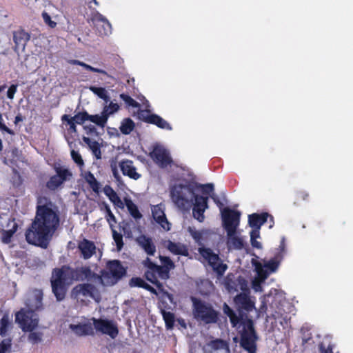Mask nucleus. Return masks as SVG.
<instances>
[{
	"instance_id": "nucleus-5",
	"label": "nucleus",
	"mask_w": 353,
	"mask_h": 353,
	"mask_svg": "<svg viewBox=\"0 0 353 353\" xmlns=\"http://www.w3.org/2000/svg\"><path fill=\"white\" fill-rule=\"evenodd\" d=\"M194 317L205 324L216 323L219 319V312L213 306L201 299L191 296Z\"/></svg>"
},
{
	"instance_id": "nucleus-49",
	"label": "nucleus",
	"mask_w": 353,
	"mask_h": 353,
	"mask_svg": "<svg viewBox=\"0 0 353 353\" xmlns=\"http://www.w3.org/2000/svg\"><path fill=\"white\" fill-rule=\"evenodd\" d=\"M17 87H18L17 84H12L9 87L8 92H7V97L8 99H14V96L17 91Z\"/></svg>"
},
{
	"instance_id": "nucleus-59",
	"label": "nucleus",
	"mask_w": 353,
	"mask_h": 353,
	"mask_svg": "<svg viewBox=\"0 0 353 353\" xmlns=\"http://www.w3.org/2000/svg\"><path fill=\"white\" fill-rule=\"evenodd\" d=\"M89 71H91V72H97V73H100V74L108 76V72L105 70H102V69H99V68H94L92 66H90V68L89 69Z\"/></svg>"
},
{
	"instance_id": "nucleus-55",
	"label": "nucleus",
	"mask_w": 353,
	"mask_h": 353,
	"mask_svg": "<svg viewBox=\"0 0 353 353\" xmlns=\"http://www.w3.org/2000/svg\"><path fill=\"white\" fill-rule=\"evenodd\" d=\"M89 185L92 188L93 192H94L96 193L99 192L101 184L97 179L93 181L90 184H89Z\"/></svg>"
},
{
	"instance_id": "nucleus-52",
	"label": "nucleus",
	"mask_w": 353,
	"mask_h": 353,
	"mask_svg": "<svg viewBox=\"0 0 353 353\" xmlns=\"http://www.w3.org/2000/svg\"><path fill=\"white\" fill-rule=\"evenodd\" d=\"M192 237L196 241L199 242L202 239V234L200 231L190 230Z\"/></svg>"
},
{
	"instance_id": "nucleus-61",
	"label": "nucleus",
	"mask_w": 353,
	"mask_h": 353,
	"mask_svg": "<svg viewBox=\"0 0 353 353\" xmlns=\"http://www.w3.org/2000/svg\"><path fill=\"white\" fill-rule=\"evenodd\" d=\"M85 180L88 184H90L93 181L96 180V178L92 173L89 172L85 176Z\"/></svg>"
},
{
	"instance_id": "nucleus-35",
	"label": "nucleus",
	"mask_w": 353,
	"mask_h": 353,
	"mask_svg": "<svg viewBox=\"0 0 353 353\" xmlns=\"http://www.w3.org/2000/svg\"><path fill=\"white\" fill-rule=\"evenodd\" d=\"M74 123L79 125H83L86 121H88V113L86 111L79 112L74 117H70Z\"/></svg>"
},
{
	"instance_id": "nucleus-57",
	"label": "nucleus",
	"mask_w": 353,
	"mask_h": 353,
	"mask_svg": "<svg viewBox=\"0 0 353 353\" xmlns=\"http://www.w3.org/2000/svg\"><path fill=\"white\" fill-rule=\"evenodd\" d=\"M84 129L85 130L88 134L92 135L97 134V128L94 125H86L84 127Z\"/></svg>"
},
{
	"instance_id": "nucleus-31",
	"label": "nucleus",
	"mask_w": 353,
	"mask_h": 353,
	"mask_svg": "<svg viewBox=\"0 0 353 353\" xmlns=\"http://www.w3.org/2000/svg\"><path fill=\"white\" fill-rule=\"evenodd\" d=\"M125 204L129 213L133 218L139 219L142 217V214L139 210L138 207L130 199L125 198Z\"/></svg>"
},
{
	"instance_id": "nucleus-8",
	"label": "nucleus",
	"mask_w": 353,
	"mask_h": 353,
	"mask_svg": "<svg viewBox=\"0 0 353 353\" xmlns=\"http://www.w3.org/2000/svg\"><path fill=\"white\" fill-rule=\"evenodd\" d=\"M223 227L226 231L227 234L231 235L234 232L237 231L240 224L241 212L225 208L221 211Z\"/></svg>"
},
{
	"instance_id": "nucleus-38",
	"label": "nucleus",
	"mask_w": 353,
	"mask_h": 353,
	"mask_svg": "<svg viewBox=\"0 0 353 353\" xmlns=\"http://www.w3.org/2000/svg\"><path fill=\"white\" fill-rule=\"evenodd\" d=\"M9 325V317L7 314H5L0 321V335L1 336L6 335Z\"/></svg>"
},
{
	"instance_id": "nucleus-2",
	"label": "nucleus",
	"mask_w": 353,
	"mask_h": 353,
	"mask_svg": "<svg viewBox=\"0 0 353 353\" xmlns=\"http://www.w3.org/2000/svg\"><path fill=\"white\" fill-rule=\"evenodd\" d=\"M234 301L237 307L238 314L225 303L223 306V312L229 317L232 327L238 331L241 347L248 353H256L258 336L252 319L245 312L252 311L254 303L244 292L237 294Z\"/></svg>"
},
{
	"instance_id": "nucleus-9",
	"label": "nucleus",
	"mask_w": 353,
	"mask_h": 353,
	"mask_svg": "<svg viewBox=\"0 0 353 353\" xmlns=\"http://www.w3.org/2000/svg\"><path fill=\"white\" fill-rule=\"evenodd\" d=\"M16 321L24 332H32L39 323L37 314L32 310H21L16 314Z\"/></svg>"
},
{
	"instance_id": "nucleus-43",
	"label": "nucleus",
	"mask_w": 353,
	"mask_h": 353,
	"mask_svg": "<svg viewBox=\"0 0 353 353\" xmlns=\"http://www.w3.org/2000/svg\"><path fill=\"white\" fill-rule=\"evenodd\" d=\"M196 188L199 189L203 194L210 195L214 192V185L212 183H207L204 185H197Z\"/></svg>"
},
{
	"instance_id": "nucleus-18",
	"label": "nucleus",
	"mask_w": 353,
	"mask_h": 353,
	"mask_svg": "<svg viewBox=\"0 0 353 353\" xmlns=\"http://www.w3.org/2000/svg\"><path fill=\"white\" fill-rule=\"evenodd\" d=\"M162 265H158V279L166 281L170 278V272L175 268L174 263L168 256H159Z\"/></svg>"
},
{
	"instance_id": "nucleus-26",
	"label": "nucleus",
	"mask_w": 353,
	"mask_h": 353,
	"mask_svg": "<svg viewBox=\"0 0 353 353\" xmlns=\"http://www.w3.org/2000/svg\"><path fill=\"white\" fill-rule=\"evenodd\" d=\"M268 216L269 214L267 212L252 214L248 216L249 225L254 229H260L261 226L267 221Z\"/></svg>"
},
{
	"instance_id": "nucleus-33",
	"label": "nucleus",
	"mask_w": 353,
	"mask_h": 353,
	"mask_svg": "<svg viewBox=\"0 0 353 353\" xmlns=\"http://www.w3.org/2000/svg\"><path fill=\"white\" fill-rule=\"evenodd\" d=\"M89 89L94 94H96L100 99L104 100L105 102H108L110 100V97L108 94V92L104 88L96 87V86L92 85L89 88Z\"/></svg>"
},
{
	"instance_id": "nucleus-51",
	"label": "nucleus",
	"mask_w": 353,
	"mask_h": 353,
	"mask_svg": "<svg viewBox=\"0 0 353 353\" xmlns=\"http://www.w3.org/2000/svg\"><path fill=\"white\" fill-rule=\"evenodd\" d=\"M11 347L10 341H2L0 343V353H5Z\"/></svg>"
},
{
	"instance_id": "nucleus-25",
	"label": "nucleus",
	"mask_w": 353,
	"mask_h": 353,
	"mask_svg": "<svg viewBox=\"0 0 353 353\" xmlns=\"http://www.w3.org/2000/svg\"><path fill=\"white\" fill-rule=\"evenodd\" d=\"M166 248L175 255L189 256V250L187 246L181 243H176L169 240L167 241Z\"/></svg>"
},
{
	"instance_id": "nucleus-56",
	"label": "nucleus",
	"mask_w": 353,
	"mask_h": 353,
	"mask_svg": "<svg viewBox=\"0 0 353 353\" xmlns=\"http://www.w3.org/2000/svg\"><path fill=\"white\" fill-rule=\"evenodd\" d=\"M112 114V113H110V111H108V110L106 108V107L105 106L101 113V118L103 119V120L104 121V122L105 123H107V121H108V117H110V115Z\"/></svg>"
},
{
	"instance_id": "nucleus-54",
	"label": "nucleus",
	"mask_w": 353,
	"mask_h": 353,
	"mask_svg": "<svg viewBox=\"0 0 353 353\" xmlns=\"http://www.w3.org/2000/svg\"><path fill=\"white\" fill-rule=\"evenodd\" d=\"M103 193L105 194V195L109 198L110 196H111L112 194H114V193H115L116 192L114 191V190L109 185H105L103 188Z\"/></svg>"
},
{
	"instance_id": "nucleus-15",
	"label": "nucleus",
	"mask_w": 353,
	"mask_h": 353,
	"mask_svg": "<svg viewBox=\"0 0 353 353\" xmlns=\"http://www.w3.org/2000/svg\"><path fill=\"white\" fill-rule=\"evenodd\" d=\"M139 117L143 121L155 125L161 129L167 130L172 129L171 125L158 114H149L148 112L142 110L139 113Z\"/></svg>"
},
{
	"instance_id": "nucleus-21",
	"label": "nucleus",
	"mask_w": 353,
	"mask_h": 353,
	"mask_svg": "<svg viewBox=\"0 0 353 353\" xmlns=\"http://www.w3.org/2000/svg\"><path fill=\"white\" fill-rule=\"evenodd\" d=\"M139 246L149 256H154L156 252V245L152 238L144 234L140 235L136 239Z\"/></svg>"
},
{
	"instance_id": "nucleus-27",
	"label": "nucleus",
	"mask_w": 353,
	"mask_h": 353,
	"mask_svg": "<svg viewBox=\"0 0 353 353\" xmlns=\"http://www.w3.org/2000/svg\"><path fill=\"white\" fill-rule=\"evenodd\" d=\"M226 245L228 250H241L244 248V241L234 232L231 235L227 234Z\"/></svg>"
},
{
	"instance_id": "nucleus-13",
	"label": "nucleus",
	"mask_w": 353,
	"mask_h": 353,
	"mask_svg": "<svg viewBox=\"0 0 353 353\" xmlns=\"http://www.w3.org/2000/svg\"><path fill=\"white\" fill-rule=\"evenodd\" d=\"M18 224L14 218L1 219L0 221V232L4 243H9L18 230Z\"/></svg>"
},
{
	"instance_id": "nucleus-44",
	"label": "nucleus",
	"mask_w": 353,
	"mask_h": 353,
	"mask_svg": "<svg viewBox=\"0 0 353 353\" xmlns=\"http://www.w3.org/2000/svg\"><path fill=\"white\" fill-rule=\"evenodd\" d=\"M71 157L77 165L79 167L83 166L84 162L79 152L72 150L71 151Z\"/></svg>"
},
{
	"instance_id": "nucleus-17",
	"label": "nucleus",
	"mask_w": 353,
	"mask_h": 353,
	"mask_svg": "<svg viewBox=\"0 0 353 353\" xmlns=\"http://www.w3.org/2000/svg\"><path fill=\"white\" fill-rule=\"evenodd\" d=\"M92 21L100 35H108L112 32V26L110 23L99 12L93 14Z\"/></svg>"
},
{
	"instance_id": "nucleus-63",
	"label": "nucleus",
	"mask_w": 353,
	"mask_h": 353,
	"mask_svg": "<svg viewBox=\"0 0 353 353\" xmlns=\"http://www.w3.org/2000/svg\"><path fill=\"white\" fill-rule=\"evenodd\" d=\"M211 198L213 199L214 202L219 206H222L223 204L220 201L219 199L215 195H210Z\"/></svg>"
},
{
	"instance_id": "nucleus-19",
	"label": "nucleus",
	"mask_w": 353,
	"mask_h": 353,
	"mask_svg": "<svg viewBox=\"0 0 353 353\" xmlns=\"http://www.w3.org/2000/svg\"><path fill=\"white\" fill-rule=\"evenodd\" d=\"M119 167L124 176L134 180H138L141 177V174L137 172V168L134 165V162L132 160H121L119 163Z\"/></svg>"
},
{
	"instance_id": "nucleus-47",
	"label": "nucleus",
	"mask_w": 353,
	"mask_h": 353,
	"mask_svg": "<svg viewBox=\"0 0 353 353\" xmlns=\"http://www.w3.org/2000/svg\"><path fill=\"white\" fill-rule=\"evenodd\" d=\"M42 17L44 22L48 24L50 28H54L57 26V23L51 19L50 16L46 12H43Z\"/></svg>"
},
{
	"instance_id": "nucleus-50",
	"label": "nucleus",
	"mask_w": 353,
	"mask_h": 353,
	"mask_svg": "<svg viewBox=\"0 0 353 353\" xmlns=\"http://www.w3.org/2000/svg\"><path fill=\"white\" fill-rule=\"evenodd\" d=\"M3 117H2V114H0V130L3 131V132H6V133L10 134V135H14V132L10 129L9 128H8L3 123Z\"/></svg>"
},
{
	"instance_id": "nucleus-29",
	"label": "nucleus",
	"mask_w": 353,
	"mask_h": 353,
	"mask_svg": "<svg viewBox=\"0 0 353 353\" xmlns=\"http://www.w3.org/2000/svg\"><path fill=\"white\" fill-rule=\"evenodd\" d=\"M129 285L130 287H137L141 288L143 289H145L149 292H150L152 294H157V292L156 290L152 287L150 285H149L148 283H146L143 279L141 277H132L129 281Z\"/></svg>"
},
{
	"instance_id": "nucleus-42",
	"label": "nucleus",
	"mask_w": 353,
	"mask_h": 353,
	"mask_svg": "<svg viewBox=\"0 0 353 353\" xmlns=\"http://www.w3.org/2000/svg\"><path fill=\"white\" fill-rule=\"evenodd\" d=\"M88 121L96 124L97 125L104 128L106 123L104 122L100 114L91 115L88 114Z\"/></svg>"
},
{
	"instance_id": "nucleus-20",
	"label": "nucleus",
	"mask_w": 353,
	"mask_h": 353,
	"mask_svg": "<svg viewBox=\"0 0 353 353\" xmlns=\"http://www.w3.org/2000/svg\"><path fill=\"white\" fill-rule=\"evenodd\" d=\"M152 216L154 220L165 231L170 230V223L168 222L161 205L152 207Z\"/></svg>"
},
{
	"instance_id": "nucleus-32",
	"label": "nucleus",
	"mask_w": 353,
	"mask_h": 353,
	"mask_svg": "<svg viewBox=\"0 0 353 353\" xmlns=\"http://www.w3.org/2000/svg\"><path fill=\"white\" fill-rule=\"evenodd\" d=\"M134 122L130 118L124 119L119 127L120 131L123 134H129L134 129Z\"/></svg>"
},
{
	"instance_id": "nucleus-3",
	"label": "nucleus",
	"mask_w": 353,
	"mask_h": 353,
	"mask_svg": "<svg viewBox=\"0 0 353 353\" xmlns=\"http://www.w3.org/2000/svg\"><path fill=\"white\" fill-rule=\"evenodd\" d=\"M98 275L89 266L73 269L68 265L54 268L52 271L50 284L52 292L57 301H63L66 296L69 285L72 280L84 281L98 278Z\"/></svg>"
},
{
	"instance_id": "nucleus-62",
	"label": "nucleus",
	"mask_w": 353,
	"mask_h": 353,
	"mask_svg": "<svg viewBox=\"0 0 353 353\" xmlns=\"http://www.w3.org/2000/svg\"><path fill=\"white\" fill-rule=\"evenodd\" d=\"M251 245L253 248L261 249L262 248L261 243L256 241V239H250Z\"/></svg>"
},
{
	"instance_id": "nucleus-48",
	"label": "nucleus",
	"mask_w": 353,
	"mask_h": 353,
	"mask_svg": "<svg viewBox=\"0 0 353 353\" xmlns=\"http://www.w3.org/2000/svg\"><path fill=\"white\" fill-rule=\"evenodd\" d=\"M28 340L32 343H37L41 341V334L38 332H30L28 335Z\"/></svg>"
},
{
	"instance_id": "nucleus-16",
	"label": "nucleus",
	"mask_w": 353,
	"mask_h": 353,
	"mask_svg": "<svg viewBox=\"0 0 353 353\" xmlns=\"http://www.w3.org/2000/svg\"><path fill=\"white\" fill-rule=\"evenodd\" d=\"M55 170L57 174L52 176L46 183L47 188L50 190L57 189L68 176H72V173L68 169L56 168Z\"/></svg>"
},
{
	"instance_id": "nucleus-7",
	"label": "nucleus",
	"mask_w": 353,
	"mask_h": 353,
	"mask_svg": "<svg viewBox=\"0 0 353 353\" xmlns=\"http://www.w3.org/2000/svg\"><path fill=\"white\" fill-rule=\"evenodd\" d=\"M198 251L218 276H221L224 274L228 265L223 263L219 254H215L210 248L205 247L199 248Z\"/></svg>"
},
{
	"instance_id": "nucleus-11",
	"label": "nucleus",
	"mask_w": 353,
	"mask_h": 353,
	"mask_svg": "<svg viewBox=\"0 0 353 353\" xmlns=\"http://www.w3.org/2000/svg\"><path fill=\"white\" fill-rule=\"evenodd\" d=\"M143 265L146 268L143 275L144 278L154 285L159 291H163V284L158 279V265L148 257L143 261Z\"/></svg>"
},
{
	"instance_id": "nucleus-12",
	"label": "nucleus",
	"mask_w": 353,
	"mask_h": 353,
	"mask_svg": "<svg viewBox=\"0 0 353 353\" xmlns=\"http://www.w3.org/2000/svg\"><path fill=\"white\" fill-rule=\"evenodd\" d=\"M94 329L103 334L115 339L119 334V329L116 323L112 321L103 319H92Z\"/></svg>"
},
{
	"instance_id": "nucleus-23",
	"label": "nucleus",
	"mask_w": 353,
	"mask_h": 353,
	"mask_svg": "<svg viewBox=\"0 0 353 353\" xmlns=\"http://www.w3.org/2000/svg\"><path fill=\"white\" fill-rule=\"evenodd\" d=\"M279 248H280V252H278L273 259H270V261L265 263V264H264V267L265 268H267L268 270H269L270 272H274L277 270V268L279 265L280 261L283 257L281 253L285 250V239H284V238H283V239L281 241Z\"/></svg>"
},
{
	"instance_id": "nucleus-24",
	"label": "nucleus",
	"mask_w": 353,
	"mask_h": 353,
	"mask_svg": "<svg viewBox=\"0 0 353 353\" xmlns=\"http://www.w3.org/2000/svg\"><path fill=\"white\" fill-rule=\"evenodd\" d=\"M30 39V34L24 30L21 29L14 31L13 32V40L15 44V49L21 48L23 50Z\"/></svg>"
},
{
	"instance_id": "nucleus-36",
	"label": "nucleus",
	"mask_w": 353,
	"mask_h": 353,
	"mask_svg": "<svg viewBox=\"0 0 353 353\" xmlns=\"http://www.w3.org/2000/svg\"><path fill=\"white\" fill-rule=\"evenodd\" d=\"M105 209L106 212L105 219L107 222L109 223L111 230L114 229V224L117 223V219L114 214L112 212L110 207L106 203H104Z\"/></svg>"
},
{
	"instance_id": "nucleus-41",
	"label": "nucleus",
	"mask_w": 353,
	"mask_h": 353,
	"mask_svg": "<svg viewBox=\"0 0 353 353\" xmlns=\"http://www.w3.org/2000/svg\"><path fill=\"white\" fill-rule=\"evenodd\" d=\"M334 344L330 341L327 344L325 341H323L319 345V353H333V349Z\"/></svg>"
},
{
	"instance_id": "nucleus-46",
	"label": "nucleus",
	"mask_w": 353,
	"mask_h": 353,
	"mask_svg": "<svg viewBox=\"0 0 353 353\" xmlns=\"http://www.w3.org/2000/svg\"><path fill=\"white\" fill-rule=\"evenodd\" d=\"M110 168H111V171H112L114 178L117 181H119L121 180V177L119 173L117 163L115 160H112L110 161Z\"/></svg>"
},
{
	"instance_id": "nucleus-28",
	"label": "nucleus",
	"mask_w": 353,
	"mask_h": 353,
	"mask_svg": "<svg viewBox=\"0 0 353 353\" xmlns=\"http://www.w3.org/2000/svg\"><path fill=\"white\" fill-rule=\"evenodd\" d=\"M70 328L77 335V336H87L92 335L94 334L93 328L90 324H71Z\"/></svg>"
},
{
	"instance_id": "nucleus-4",
	"label": "nucleus",
	"mask_w": 353,
	"mask_h": 353,
	"mask_svg": "<svg viewBox=\"0 0 353 353\" xmlns=\"http://www.w3.org/2000/svg\"><path fill=\"white\" fill-rule=\"evenodd\" d=\"M170 196L174 203L181 210H188L193 205V217L199 222L205 219L204 212L208 208V196L196 194L189 185H175L170 190Z\"/></svg>"
},
{
	"instance_id": "nucleus-14",
	"label": "nucleus",
	"mask_w": 353,
	"mask_h": 353,
	"mask_svg": "<svg viewBox=\"0 0 353 353\" xmlns=\"http://www.w3.org/2000/svg\"><path fill=\"white\" fill-rule=\"evenodd\" d=\"M72 296L74 299H79L82 297H90L93 299H96V294H98L99 292L97 288L92 284L90 283H82L78 284L72 290Z\"/></svg>"
},
{
	"instance_id": "nucleus-40",
	"label": "nucleus",
	"mask_w": 353,
	"mask_h": 353,
	"mask_svg": "<svg viewBox=\"0 0 353 353\" xmlns=\"http://www.w3.org/2000/svg\"><path fill=\"white\" fill-rule=\"evenodd\" d=\"M61 121L63 123H67V124L70 126L68 128V131L72 133H76L77 131V123H74L72 119H70V116L68 114H63L61 117Z\"/></svg>"
},
{
	"instance_id": "nucleus-60",
	"label": "nucleus",
	"mask_w": 353,
	"mask_h": 353,
	"mask_svg": "<svg viewBox=\"0 0 353 353\" xmlns=\"http://www.w3.org/2000/svg\"><path fill=\"white\" fill-rule=\"evenodd\" d=\"M92 150L94 154L97 157V158H100L99 156L101 155V151L99 147L97 146V142H94V145L92 147Z\"/></svg>"
},
{
	"instance_id": "nucleus-22",
	"label": "nucleus",
	"mask_w": 353,
	"mask_h": 353,
	"mask_svg": "<svg viewBox=\"0 0 353 353\" xmlns=\"http://www.w3.org/2000/svg\"><path fill=\"white\" fill-rule=\"evenodd\" d=\"M78 248L84 259L91 258L96 252V245L94 242L86 239H83L79 243Z\"/></svg>"
},
{
	"instance_id": "nucleus-58",
	"label": "nucleus",
	"mask_w": 353,
	"mask_h": 353,
	"mask_svg": "<svg viewBox=\"0 0 353 353\" xmlns=\"http://www.w3.org/2000/svg\"><path fill=\"white\" fill-rule=\"evenodd\" d=\"M260 233H259V229H254L250 232V239H256L257 238H259Z\"/></svg>"
},
{
	"instance_id": "nucleus-39",
	"label": "nucleus",
	"mask_w": 353,
	"mask_h": 353,
	"mask_svg": "<svg viewBox=\"0 0 353 353\" xmlns=\"http://www.w3.org/2000/svg\"><path fill=\"white\" fill-rule=\"evenodd\" d=\"M120 98L125 103V104L128 106L132 107V108H139L140 106V104L135 101L134 99H132L130 96L122 93L120 94Z\"/></svg>"
},
{
	"instance_id": "nucleus-64",
	"label": "nucleus",
	"mask_w": 353,
	"mask_h": 353,
	"mask_svg": "<svg viewBox=\"0 0 353 353\" xmlns=\"http://www.w3.org/2000/svg\"><path fill=\"white\" fill-rule=\"evenodd\" d=\"M299 196L303 200H307L309 197V194L305 192H301L299 194Z\"/></svg>"
},
{
	"instance_id": "nucleus-10",
	"label": "nucleus",
	"mask_w": 353,
	"mask_h": 353,
	"mask_svg": "<svg viewBox=\"0 0 353 353\" xmlns=\"http://www.w3.org/2000/svg\"><path fill=\"white\" fill-rule=\"evenodd\" d=\"M150 157L160 168H166L173 164V159L170 152L163 146L157 145L150 152Z\"/></svg>"
},
{
	"instance_id": "nucleus-45",
	"label": "nucleus",
	"mask_w": 353,
	"mask_h": 353,
	"mask_svg": "<svg viewBox=\"0 0 353 353\" xmlns=\"http://www.w3.org/2000/svg\"><path fill=\"white\" fill-rule=\"evenodd\" d=\"M108 199L115 206L119 208H123L124 204L117 192L114 193V194H112Z\"/></svg>"
},
{
	"instance_id": "nucleus-1",
	"label": "nucleus",
	"mask_w": 353,
	"mask_h": 353,
	"mask_svg": "<svg viewBox=\"0 0 353 353\" xmlns=\"http://www.w3.org/2000/svg\"><path fill=\"white\" fill-rule=\"evenodd\" d=\"M61 218L58 207L48 198L37 199L36 212L25 236L31 245L46 249L60 227Z\"/></svg>"
},
{
	"instance_id": "nucleus-37",
	"label": "nucleus",
	"mask_w": 353,
	"mask_h": 353,
	"mask_svg": "<svg viewBox=\"0 0 353 353\" xmlns=\"http://www.w3.org/2000/svg\"><path fill=\"white\" fill-rule=\"evenodd\" d=\"M112 233V238L116 243L117 249L118 251H121L123 247V236L121 233H119L115 229L111 230Z\"/></svg>"
},
{
	"instance_id": "nucleus-34",
	"label": "nucleus",
	"mask_w": 353,
	"mask_h": 353,
	"mask_svg": "<svg viewBox=\"0 0 353 353\" xmlns=\"http://www.w3.org/2000/svg\"><path fill=\"white\" fill-rule=\"evenodd\" d=\"M161 314L165 323L167 329H172L174 325V315L171 312H167L164 310H161Z\"/></svg>"
},
{
	"instance_id": "nucleus-30",
	"label": "nucleus",
	"mask_w": 353,
	"mask_h": 353,
	"mask_svg": "<svg viewBox=\"0 0 353 353\" xmlns=\"http://www.w3.org/2000/svg\"><path fill=\"white\" fill-rule=\"evenodd\" d=\"M206 346L213 351H217L219 350H229V345L228 342L221 339L212 340L206 343Z\"/></svg>"
},
{
	"instance_id": "nucleus-53",
	"label": "nucleus",
	"mask_w": 353,
	"mask_h": 353,
	"mask_svg": "<svg viewBox=\"0 0 353 353\" xmlns=\"http://www.w3.org/2000/svg\"><path fill=\"white\" fill-rule=\"evenodd\" d=\"M106 108L110 111V113L112 114L117 112L119 110V105L117 103L110 102L108 105H105Z\"/></svg>"
},
{
	"instance_id": "nucleus-6",
	"label": "nucleus",
	"mask_w": 353,
	"mask_h": 353,
	"mask_svg": "<svg viewBox=\"0 0 353 353\" xmlns=\"http://www.w3.org/2000/svg\"><path fill=\"white\" fill-rule=\"evenodd\" d=\"M126 272L127 268L119 260H111L107 262L106 269L101 271V276H98V279L108 285H114L121 280Z\"/></svg>"
}]
</instances>
